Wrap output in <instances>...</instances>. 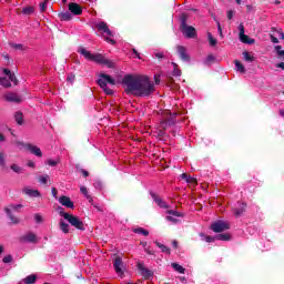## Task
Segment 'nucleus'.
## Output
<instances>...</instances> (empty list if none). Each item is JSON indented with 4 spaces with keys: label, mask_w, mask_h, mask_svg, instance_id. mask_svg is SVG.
Listing matches in <instances>:
<instances>
[{
    "label": "nucleus",
    "mask_w": 284,
    "mask_h": 284,
    "mask_svg": "<svg viewBox=\"0 0 284 284\" xmlns=\"http://www.w3.org/2000/svg\"><path fill=\"white\" fill-rule=\"evenodd\" d=\"M271 41H272V43H278V38L271 34Z\"/></svg>",
    "instance_id": "obj_54"
},
{
    "label": "nucleus",
    "mask_w": 284,
    "mask_h": 284,
    "mask_svg": "<svg viewBox=\"0 0 284 284\" xmlns=\"http://www.w3.org/2000/svg\"><path fill=\"white\" fill-rule=\"evenodd\" d=\"M186 183H189L190 185H196V179L189 176Z\"/></svg>",
    "instance_id": "obj_47"
},
{
    "label": "nucleus",
    "mask_w": 284,
    "mask_h": 284,
    "mask_svg": "<svg viewBox=\"0 0 284 284\" xmlns=\"http://www.w3.org/2000/svg\"><path fill=\"white\" fill-rule=\"evenodd\" d=\"M49 179H50L49 175H42L39 178V183H42V185H45V183H48Z\"/></svg>",
    "instance_id": "obj_42"
},
{
    "label": "nucleus",
    "mask_w": 284,
    "mask_h": 284,
    "mask_svg": "<svg viewBox=\"0 0 284 284\" xmlns=\"http://www.w3.org/2000/svg\"><path fill=\"white\" fill-rule=\"evenodd\" d=\"M155 245L163 252V254H170V248L168 246L161 244V242L155 241Z\"/></svg>",
    "instance_id": "obj_30"
},
{
    "label": "nucleus",
    "mask_w": 284,
    "mask_h": 284,
    "mask_svg": "<svg viewBox=\"0 0 284 284\" xmlns=\"http://www.w3.org/2000/svg\"><path fill=\"white\" fill-rule=\"evenodd\" d=\"M275 51H276L277 55L284 57L283 47H281V45H275Z\"/></svg>",
    "instance_id": "obj_40"
},
{
    "label": "nucleus",
    "mask_w": 284,
    "mask_h": 284,
    "mask_svg": "<svg viewBox=\"0 0 284 284\" xmlns=\"http://www.w3.org/2000/svg\"><path fill=\"white\" fill-rule=\"evenodd\" d=\"M245 207H247L246 204L244 203H239L237 207L234 209V214L235 216H241V214H243V212H245Z\"/></svg>",
    "instance_id": "obj_22"
},
{
    "label": "nucleus",
    "mask_w": 284,
    "mask_h": 284,
    "mask_svg": "<svg viewBox=\"0 0 284 284\" xmlns=\"http://www.w3.org/2000/svg\"><path fill=\"white\" fill-rule=\"evenodd\" d=\"M181 32L186 39H194L196 37V29L192 26H187V16H181Z\"/></svg>",
    "instance_id": "obj_5"
},
{
    "label": "nucleus",
    "mask_w": 284,
    "mask_h": 284,
    "mask_svg": "<svg viewBox=\"0 0 284 284\" xmlns=\"http://www.w3.org/2000/svg\"><path fill=\"white\" fill-rule=\"evenodd\" d=\"M22 14L30 17V14H34V7H26L22 9Z\"/></svg>",
    "instance_id": "obj_33"
},
{
    "label": "nucleus",
    "mask_w": 284,
    "mask_h": 284,
    "mask_svg": "<svg viewBox=\"0 0 284 284\" xmlns=\"http://www.w3.org/2000/svg\"><path fill=\"white\" fill-rule=\"evenodd\" d=\"M122 85L133 97H150L154 92V82L148 75H125Z\"/></svg>",
    "instance_id": "obj_1"
},
{
    "label": "nucleus",
    "mask_w": 284,
    "mask_h": 284,
    "mask_svg": "<svg viewBox=\"0 0 284 284\" xmlns=\"http://www.w3.org/2000/svg\"><path fill=\"white\" fill-rule=\"evenodd\" d=\"M60 216L64 217V221H68L72 227H75V230H85V225L83 224V221L79 219V216L72 215L70 213L63 212V209L60 210Z\"/></svg>",
    "instance_id": "obj_4"
},
{
    "label": "nucleus",
    "mask_w": 284,
    "mask_h": 284,
    "mask_svg": "<svg viewBox=\"0 0 284 284\" xmlns=\"http://www.w3.org/2000/svg\"><path fill=\"white\" fill-rule=\"evenodd\" d=\"M234 18V11L230 10L227 11V19H233Z\"/></svg>",
    "instance_id": "obj_55"
},
{
    "label": "nucleus",
    "mask_w": 284,
    "mask_h": 284,
    "mask_svg": "<svg viewBox=\"0 0 284 284\" xmlns=\"http://www.w3.org/2000/svg\"><path fill=\"white\" fill-rule=\"evenodd\" d=\"M2 261L3 263H12V255H6Z\"/></svg>",
    "instance_id": "obj_49"
},
{
    "label": "nucleus",
    "mask_w": 284,
    "mask_h": 284,
    "mask_svg": "<svg viewBox=\"0 0 284 284\" xmlns=\"http://www.w3.org/2000/svg\"><path fill=\"white\" fill-rule=\"evenodd\" d=\"M59 203L69 210H74V202L65 195L59 197Z\"/></svg>",
    "instance_id": "obj_12"
},
{
    "label": "nucleus",
    "mask_w": 284,
    "mask_h": 284,
    "mask_svg": "<svg viewBox=\"0 0 284 284\" xmlns=\"http://www.w3.org/2000/svg\"><path fill=\"white\" fill-rule=\"evenodd\" d=\"M231 236L230 234H219L215 236L216 241H230Z\"/></svg>",
    "instance_id": "obj_37"
},
{
    "label": "nucleus",
    "mask_w": 284,
    "mask_h": 284,
    "mask_svg": "<svg viewBox=\"0 0 284 284\" xmlns=\"http://www.w3.org/2000/svg\"><path fill=\"white\" fill-rule=\"evenodd\" d=\"M23 192L24 194H27L28 196H32L33 199H37V196H40V193L38 190L24 189Z\"/></svg>",
    "instance_id": "obj_24"
},
{
    "label": "nucleus",
    "mask_w": 284,
    "mask_h": 284,
    "mask_svg": "<svg viewBox=\"0 0 284 284\" xmlns=\"http://www.w3.org/2000/svg\"><path fill=\"white\" fill-rule=\"evenodd\" d=\"M61 21H70L72 19V13L69 11L59 14Z\"/></svg>",
    "instance_id": "obj_27"
},
{
    "label": "nucleus",
    "mask_w": 284,
    "mask_h": 284,
    "mask_svg": "<svg viewBox=\"0 0 284 284\" xmlns=\"http://www.w3.org/2000/svg\"><path fill=\"white\" fill-rule=\"evenodd\" d=\"M173 65V77H181V70L179 69V64L172 62Z\"/></svg>",
    "instance_id": "obj_36"
},
{
    "label": "nucleus",
    "mask_w": 284,
    "mask_h": 284,
    "mask_svg": "<svg viewBox=\"0 0 284 284\" xmlns=\"http://www.w3.org/2000/svg\"><path fill=\"white\" fill-rule=\"evenodd\" d=\"M113 267L116 272V274H119L120 276H123V261L121 260V257H118L114 260L113 262Z\"/></svg>",
    "instance_id": "obj_15"
},
{
    "label": "nucleus",
    "mask_w": 284,
    "mask_h": 284,
    "mask_svg": "<svg viewBox=\"0 0 284 284\" xmlns=\"http://www.w3.org/2000/svg\"><path fill=\"white\" fill-rule=\"evenodd\" d=\"M22 281L24 284H34V283H37V275L31 274V275L24 277Z\"/></svg>",
    "instance_id": "obj_25"
},
{
    "label": "nucleus",
    "mask_w": 284,
    "mask_h": 284,
    "mask_svg": "<svg viewBox=\"0 0 284 284\" xmlns=\"http://www.w3.org/2000/svg\"><path fill=\"white\" fill-rule=\"evenodd\" d=\"M189 174H185V173H182L181 174V179H183V181L187 182V179H189Z\"/></svg>",
    "instance_id": "obj_57"
},
{
    "label": "nucleus",
    "mask_w": 284,
    "mask_h": 284,
    "mask_svg": "<svg viewBox=\"0 0 284 284\" xmlns=\"http://www.w3.org/2000/svg\"><path fill=\"white\" fill-rule=\"evenodd\" d=\"M155 57H156V59H163V53H161V52H159V53H155Z\"/></svg>",
    "instance_id": "obj_58"
},
{
    "label": "nucleus",
    "mask_w": 284,
    "mask_h": 284,
    "mask_svg": "<svg viewBox=\"0 0 284 284\" xmlns=\"http://www.w3.org/2000/svg\"><path fill=\"white\" fill-rule=\"evenodd\" d=\"M0 85H2V88H11L12 87V82L10 80V78H1L0 77Z\"/></svg>",
    "instance_id": "obj_26"
},
{
    "label": "nucleus",
    "mask_w": 284,
    "mask_h": 284,
    "mask_svg": "<svg viewBox=\"0 0 284 284\" xmlns=\"http://www.w3.org/2000/svg\"><path fill=\"white\" fill-rule=\"evenodd\" d=\"M27 150H29V152H31V154H34V156H43V153L41 152V149L34 144H27L26 145Z\"/></svg>",
    "instance_id": "obj_16"
},
{
    "label": "nucleus",
    "mask_w": 284,
    "mask_h": 284,
    "mask_svg": "<svg viewBox=\"0 0 284 284\" xmlns=\"http://www.w3.org/2000/svg\"><path fill=\"white\" fill-rule=\"evenodd\" d=\"M69 12H71V14H74L75 17H79L83 14V8H81V6H79V3L77 2H71L69 3Z\"/></svg>",
    "instance_id": "obj_11"
},
{
    "label": "nucleus",
    "mask_w": 284,
    "mask_h": 284,
    "mask_svg": "<svg viewBox=\"0 0 284 284\" xmlns=\"http://www.w3.org/2000/svg\"><path fill=\"white\" fill-rule=\"evenodd\" d=\"M6 101H9L11 103H21V97H19V94L17 93H8L7 95H4Z\"/></svg>",
    "instance_id": "obj_17"
},
{
    "label": "nucleus",
    "mask_w": 284,
    "mask_h": 284,
    "mask_svg": "<svg viewBox=\"0 0 284 284\" xmlns=\"http://www.w3.org/2000/svg\"><path fill=\"white\" fill-rule=\"evenodd\" d=\"M78 52H79V54L84 57V59H87V61H93V63H99L100 65H105L106 68H114V62L106 59L101 53H92L83 47H79Z\"/></svg>",
    "instance_id": "obj_2"
},
{
    "label": "nucleus",
    "mask_w": 284,
    "mask_h": 284,
    "mask_svg": "<svg viewBox=\"0 0 284 284\" xmlns=\"http://www.w3.org/2000/svg\"><path fill=\"white\" fill-rule=\"evenodd\" d=\"M280 114H281L282 116H284V110H281V111H280Z\"/></svg>",
    "instance_id": "obj_64"
},
{
    "label": "nucleus",
    "mask_w": 284,
    "mask_h": 284,
    "mask_svg": "<svg viewBox=\"0 0 284 284\" xmlns=\"http://www.w3.org/2000/svg\"><path fill=\"white\" fill-rule=\"evenodd\" d=\"M20 241L22 243H37V234L32 232L27 233L20 239Z\"/></svg>",
    "instance_id": "obj_14"
},
{
    "label": "nucleus",
    "mask_w": 284,
    "mask_h": 284,
    "mask_svg": "<svg viewBox=\"0 0 284 284\" xmlns=\"http://www.w3.org/2000/svg\"><path fill=\"white\" fill-rule=\"evenodd\" d=\"M207 37H209V43H210V45H212V48H214V45H216V43H217V41H216V38H214L213 36H212V33H207Z\"/></svg>",
    "instance_id": "obj_38"
},
{
    "label": "nucleus",
    "mask_w": 284,
    "mask_h": 284,
    "mask_svg": "<svg viewBox=\"0 0 284 284\" xmlns=\"http://www.w3.org/2000/svg\"><path fill=\"white\" fill-rule=\"evenodd\" d=\"M138 268L144 278H150V276H152V271L148 270L143 264L139 263Z\"/></svg>",
    "instance_id": "obj_18"
},
{
    "label": "nucleus",
    "mask_w": 284,
    "mask_h": 284,
    "mask_svg": "<svg viewBox=\"0 0 284 284\" xmlns=\"http://www.w3.org/2000/svg\"><path fill=\"white\" fill-rule=\"evenodd\" d=\"M239 32H240V41L242 43H247L248 45H253L255 43L254 39H251L250 36L245 34V27L243 23L239 26Z\"/></svg>",
    "instance_id": "obj_8"
},
{
    "label": "nucleus",
    "mask_w": 284,
    "mask_h": 284,
    "mask_svg": "<svg viewBox=\"0 0 284 284\" xmlns=\"http://www.w3.org/2000/svg\"><path fill=\"white\" fill-rule=\"evenodd\" d=\"M47 164H49L51 168H57V165H59V161H57V160H48Z\"/></svg>",
    "instance_id": "obj_44"
},
{
    "label": "nucleus",
    "mask_w": 284,
    "mask_h": 284,
    "mask_svg": "<svg viewBox=\"0 0 284 284\" xmlns=\"http://www.w3.org/2000/svg\"><path fill=\"white\" fill-rule=\"evenodd\" d=\"M276 68H281L282 70H284V62L277 63Z\"/></svg>",
    "instance_id": "obj_60"
},
{
    "label": "nucleus",
    "mask_w": 284,
    "mask_h": 284,
    "mask_svg": "<svg viewBox=\"0 0 284 284\" xmlns=\"http://www.w3.org/2000/svg\"><path fill=\"white\" fill-rule=\"evenodd\" d=\"M235 70L241 74H245V67L239 60H235Z\"/></svg>",
    "instance_id": "obj_28"
},
{
    "label": "nucleus",
    "mask_w": 284,
    "mask_h": 284,
    "mask_svg": "<svg viewBox=\"0 0 284 284\" xmlns=\"http://www.w3.org/2000/svg\"><path fill=\"white\" fill-rule=\"evenodd\" d=\"M242 54H243L244 61H246L247 63H252V61H254V55L250 54V52L244 51Z\"/></svg>",
    "instance_id": "obj_34"
},
{
    "label": "nucleus",
    "mask_w": 284,
    "mask_h": 284,
    "mask_svg": "<svg viewBox=\"0 0 284 284\" xmlns=\"http://www.w3.org/2000/svg\"><path fill=\"white\" fill-rule=\"evenodd\" d=\"M93 187H95V190H101L103 187V184L101 183V181H95L93 183Z\"/></svg>",
    "instance_id": "obj_48"
},
{
    "label": "nucleus",
    "mask_w": 284,
    "mask_h": 284,
    "mask_svg": "<svg viewBox=\"0 0 284 284\" xmlns=\"http://www.w3.org/2000/svg\"><path fill=\"white\" fill-rule=\"evenodd\" d=\"M214 59V55L210 54L204 61L205 65H210V63H213Z\"/></svg>",
    "instance_id": "obj_43"
},
{
    "label": "nucleus",
    "mask_w": 284,
    "mask_h": 284,
    "mask_svg": "<svg viewBox=\"0 0 284 284\" xmlns=\"http://www.w3.org/2000/svg\"><path fill=\"white\" fill-rule=\"evenodd\" d=\"M134 234H142V236H149L150 232L143 227H138L133 230Z\"/></svg>",
    "instance_id": "obj_32"
},
{
    "label": "nucleus",
    "mask_w": 284,
    "mask_h": 284,
    "mask_svg": "<svg viewBox=\"0 0 284 284\" xmlns=\"http://www.w3.org/2000/svg\"><path fill=\"white\" fill-rule=\"evenodd\" d=\"M217 31L220 37H223V29L221 28V22L217 21Z\"/></svg>",
    "instance_id": "obj_52"
},
{
    "label": "nucleus",
    "mask_w": 284,
    "mask_h": 284,
    "mask_svg": "<svg viewBox=\"0 0 284 284\" xmlns=\"http://www.w3.org/2000/svg\"><path fill=\"white\" fill-rule=\"evenodd\" d=\"M11 170H12V172H16V174H21V172H23V169L21 166H19L18 164H12Z\"/></svg>",
    "instance_id": "obj_39"
},
{
    "label": "nucleus",
    "mask_w": 284,
    "mask_h": 284,
    "mask_svg": "<svg viewBox=\"0 0 284 284\" xmlns=\"http://www.w3.org/2000/svg\"><path fill=\"white\" fill-rule=\"evenodd\" d=\"M161 125L162 128H168V122H165V120L161 121Z\"/></svg>",
    "instance_id": "obj_62"
},
{
    "label": "nucleus",
    "mask_w": 284,
    "mask_h": 284,
    "mask_svg": "<svg viewBox=\"0 0 284 284\" xmlns=\"http://www.w3.org/2000/svg\"><path fill=\"white\" fill-rule=\"evenodd\" d=\"M166 214H169V216H166V221H169L173 225H176V223H179V219H181V216H183V214H181L179 211H174V210L168 211Z\"/></svg>",
    "instance_id": "obj_10"
},
{
    "label": "nucleus",
    "mask_w": 284,
    "mask_h": 284,
    "mask_svg": "<svg viewBox=\"0 0 284 284\" xmlns=\"http://www.w3.org/2000/svg\"><path fill=\"white\" fill-rule=\"evenodd\" d=\"M21 207H23L22 204H9L8 206L4 207V212L13 225H18L19 220L17 216H13L12 213L19 212Z\"/></svg>",
    "instance_id": "obj_7"
},
{
    "label": "nucleus",
    "mask_w": 284,
    "mask_h": 284,
    "mask_svg": "<svg viewBox=\"0 0 284 284\" xmlns=\"http://www.w3.org/2000/svg\"><path fill=\"white\" fill-rule=\"evenodd\" d=\"M178 54L182 59V61H190V54H187V49L183 45H178L176 47Z\"/></svg>",
    "instance_id": "obj_13"
},
{
    "label": "nucleus",
    "mask_w": 284,
    "mask_h": 284,
    "mask_svg": "<svg viewBox=\"0 0 284 284\" xmlns=\"http://www.w3.org/2000/svg\"><path fill=\"white\" fill-rule=\"evenodd\" d=\"M171 266L175 272H179V274H185V268L181 266V264L172 263Z\"/></svg>",
    "instance_id": "obj_31"
},
{
    "label": "nucleus",
    "mask_w": 284,
    "mask_h": 284,
    "mask_svg": "<svg viewBox=\"0 0 284 284\" xmlns=\"http://www.w3.org/2000/svg\"><path fill=\"white\" fill-rule=\"evenodd\" d=\"M74 79H75L74 74L71 73V74L68 75L67 81L69 83H74Z\"/></svg>",
    "instance_id": "obj_50"
},
{
    "label": "nucleus",
    "mask_w": 284,
    "mask_h": 284,
    "mask_svg": "<svg viewBox=\"0 0 284 284\" xmlns=\"http://www.w3.org/2000/svg\"><path fill=\"white\" fill-rule=\"evenodd\" d=\"M144 252H146V254H150L151 256H154V250L150 248V246L145 247Z\"/></svg>",
    "instance_id": "obj_51"
},
{
    "label": "nucleus",
    "mask_w": 284,
    "mask_h": 284,
    "mask_svg": "<svg viewBox=\"0 0 284 284\" xmlns=\"http://www.w3.org/2000/svg\"><path fill=\"white\" fill-rule=\"evenodd\" d=\"M280 39L284 40V33L282 31H277Z\"/></svg>",
    "instance_id": "obj_63"
},
{
    "label": "nucleus",
    "mask_w": 284,
    "mask_h": 284,
    "mask_svg": "<svg viewBox=\"0 0 284 284\" xmlns=\"http://www.w3.org/2000/svg\"><path fill=\"white\" fill-rule=\"evenodd\" d=\"M51 193H52V196H53L54 199H57L58 191H57L55 187H52V189H51Z\"/></svg>",
    "instance_id": "obj_56"
},
{
    "label": "nucleus",
    "mask_w": 284,
    "mask_h": 284,
    "mask_svg": "<svg viewBox=\"0 0 284 284\" xmlns=\"http://www.w3.org/2000/svg\"><path fill=\"white\" fill-rule=\"evenodd\" d=\"M0 166L6 168V156L3 153H0Z\"/></svg>",
    "instance_id": "obj_46"
},
{
    "label": "nucleus",
    "mask_w": 284,
    "mask_h": 284,
    "mask_svg": "<svg viewBox=\"0 0 284 284\" xmlns=\"http://www.w3.org/2000/svg\"><path fill=\"white\" fill-rule=\"evenodd\" d=\"M27 165H28V168H34V162H33V161H29V162L27 163Z\"/></svg>",
    "instance_id": "obj_59"
},
{
    "label": "nucleus",
    "mask_w": 284,
    "mask_h": 284,
    "mask_svg": "<svg viewBox=\"0 0 284 284\" xmlns=\"http://www.w3.org/2000/svg\"><path fill=\"white\" fill-rule=\"evenodd\" d=\"M98 85L103 89L105 94H109L111 97L112 94H114V91L108 85H116V80L105 73H101L98 78Z\"/></svg>",
    "instance_id": "obj_3"
},
{
    "label": "nucleus",
    "mask_w": 284,
    "mask_h": 284,
    "mask_svg": "<svg viewBox=\"0 0 284 284\" xmlns=\"http://www.w3.org/2000/svg\"><path fill=\"white\" fill-rule=\"evenodd\" d=\"M212 232L219 233V232H225V230H230V224L224 221H216L211 225Z\"/></svg>",
    "instance_id": "obj_9"
},
{
    "label": "nucleus",
    "mask_w": 284,
    "mask_h": 284,
    "mask_svg": "<svg viewBox=\"0 0 284 284\" xmlns=\"http://www.w3.org/2000/svg\"><path fill=\"white\" fill-rule=\"evenodd\" d=\"M11 48H13V50H26V47L19 43H11Z\"/></svg>",
    "instance_id": "obj_41"
},
{
    "label": "nucleus",
    "mask_w": 284,
    "mask_h": 284,
    "mask_svg": "<svg viewBox=\"0 0 284 284\" xmlns=\"http://www.w3.org/2000/svg\"><path fill=\"white\" fill-rule=\"evenodd\" d=\"M97 29L99 30V32H102L103 37H104V40L108 42V43H111V45H114V43H116L114 41V39L110 38V37H114V33H112L110 31V28H108V23L105 22H99L97 24Z\"/></svg>",
    "instance_id": "obj_6"
},
{
    "label": "nucleus",
    "mask_w": 284,
    "mask_h": 284,
    "mask_svg": "<svg viewBox=\"0 0 284 284\" xmlns=\"http://www.w3.org/2000/svg\"><path fill=\"white\" fill-rule=\"evenodd\" d=\"M59 227L63 234H70V224L65 223V221L60 220Z\"/></svg>",
    "instance_id": "obj_21"
},
{
    "label": "nucleus",
    "mask_w": 284,
    "mask_h": 284,
    "mask_svg": "<svg viewBox=\"0 0 284 284\" xmlns=\"http://www.w3.org/2000/svg\"><path fill=\"white\" fill-rule=\"evenodd\" d=\"M34 221H36V223H43V216H41V214L37 213L34 215Z\"/></svg>",
    "instance_id": "obj_45"
},
{
    "label": "nucleus",
    "mask_w": 284,
    "mask_h": 284,
    "mask_svg": "<svg viewBox=\"0 0 284 284\" xmlns=\"http://www.w3.org/2000/svg\"><path fill=\"white\" fill-rule=\"evenodd\" d=\"M82 174H83V176H90V173L88 172V171H85V170H82Z\"/></svg>",
    "instance_id": "obj_61"
},
{
    "label": "nucleus",
    "mask_w": 284,
    "mask_h": 284,
    "mask_svg": "<svg viewBox=\"0 0 284 284\" xmlns=\"http://www.w3.org/2000/svg\"><path fill=\"white\" fill-rule=\"evenodd\" d=\"M80 192L81 194H83V196L87 197V200L89 201V203H91V205H94V199H92L91 194L88 193V187L80 186Z\"/></svg>",
    "instance_id": "obj_20"
},
{
    "label": "nucleus",
    "mask_w": 284,
    "mask_h": 284,
    "mask_svg": "<svg viewBox=\"0 0 284 284\" xmlns=\"http://www.w3.org/2000/svg\"><path fill=\"white\" fill-rule=\"evenodd\" d=\"M151 197L156 203V205H159V207L168 209V204L163 202V200H161L158 195H155V193L151 192Z\"/></svg>",
    "instance_id": "obj_19"
},
{
    "label": "nucleus",
    "mask_w": 284,
    "mask_h": 284,
    "mask_svg": "<svg viewBox=\"0 0 284 284\" xmlns=\"http://www.w3.org/2000/svg\"><path fill=\"white\" fill-rule=\"evenodd\" d=\"M2 72L3 74H6V77L10 79L12 83L17 84V77L14 75V73H12V71H10L9 69H2Z\"/></svg>",
    "instance_id": "obj_23"
},
{
    "label": "nucleus",
    "mask_w": 284,
    "mask_h": 284,
    "mask_svg": "<svg viewBox=\"0 0 284 284\" xmlns=\"http://www.w3.org/2000/svg\"><path fill=\"white\" fill-rule=\"evenodd\" d=\"M200 237L202 239V241H205L206 243H214V241H216V237L205 235L204 233H200Z\"/></svg>",
    "instance_id": "obj_29"
},
{
    "label": "nucleus",
    "mask_w": 284,
    "mask_h": 284,
    "mask_svg": "<svg viewBox=\"0 0 284 284\" xmlns=\"http://www.w3.org/2000/svg\"><path fill=\"white\" fill-rule=\"evenodd\" d=\"M14 119H16L18 125H22L23 124V113L17 112L16 115H14Z\"/></svg>",
    "instance_id": "obj_35"
},
{
    "label": "nucleus",
    "mask_w": 284,
    "mask_h": 284,
    "mask_svg": "<svg viewBox=\"0 0 284 284\" xmlns=\"http://www.w3.org/2000/svg\"><path fill=\"white\" fill-rule=\"evenodd\" d=\"M45 6H47V2H41L40 3V11L41 12H45Z\"/></svg>",
    "instance_id": "obj_53"
}]
</instances>
